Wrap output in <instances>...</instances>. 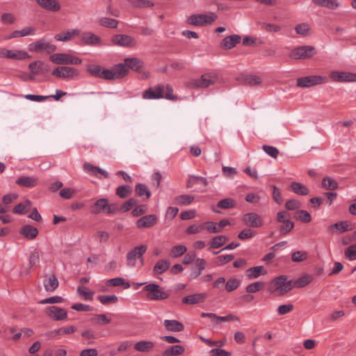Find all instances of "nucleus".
I'll return each instance as SVG.
<instances>
[{"instance_id":"f257e3e1","label":"nucleus","mask_w":356,"mask_h":356,"mask_svg":"<svg viewBox=\"0 0 356 356\" xmlns=\"http://www.w3.org/2000/svg\"><path fill=\"white\" fill-rule=\"evenodd\" d=\"M293 289V280H288L286 275L274 278L269 284V291L279 296H283Z\"/></svg>"},{"instance_id":"f03ea898","label":"nucleus","mask_w":356,"mask_h":356,"mask_svg":"<svg viewBox=\"0 0 356 356\" xmlns=\"http://www.w3.org/2000/svg\"><path fill=\"white\" fill-rule=\"evenodd\" d=\"M143 291L147 293V298L152 300H163L169 297V293L156 284H147L143 288Z\"/></svg>"},{"instance_id":"7ed1b4c3","label":"nucleus","mask_w":356,"mask_h":356,"mask_svg":"<svg viewBox=\"0 0 356 356\" xmlns=\"http://www.w3.org/2000/svg\"><path fill=\"white\" fill-rule=\"evenodd\" d=\"M316 54V48L310 45L299 46L293 49L289 54L291 58L296 60H305L310 58Z\"/></svg>"},{"instance_id":"20e7f679","label":"nucleus","mask_w":356,"mask_h":356,"mask_svg":"<svg viewBox=\"0 0 356 356\" xmlns=\"http://www.w3.org/2000/svg\"><path fill=\"white\" fill-rule=\"evenodd\" d=\"M147 250V246L140 245L135 247L127 254V265L129 267H136L137 266V259L140 260V265L142 266L144 264L143 254Z\"/></svg>"},{"instance_id":"39448f33","label":"nucleus","mask_w":356,"mask_h":356,"mask_svg":"<svg viewBox=\"0 0 356 356\" xmlns=\"http://www.w3.org/2000/svg\"><path fill=\"white\" fill-rule=\"evenodd\" d=\"M50 61L56 65H80L82 60L69 54L58 53L50 56Z\"/></svg>"},{"instance_id":"423d86ee","label":"nucleus","mask_w":356,"mask_h":356,"mask_svg":"<svg viewBox=\"0 0 356 356\" xmlns=\"http://www.w3.org/2000/svg\"><path fill=\"white\" fill-rule=\"evenodd\" d=\"M328 81L326 76L320 75H311L303 76L297 79V86L300 88H310L312 86L325 83Z\"/></svg>"},{"instance_id":"0eeeda50","label":"nucleus","mask_w":356,"mask_h":356,"mask_svg":"<svg viewBox=\"0 0 356 356\" xmlns=\"http://www.w3.org/2000/svg\"><path fill=\"white\" fill-rule=\"evenodd\" d=\"M217 19V15L211 13L209 14L192 15L189 19V23L195 26H204L211 24Z\"/></svg>"},{"instance_id":"6e6552de","label":"nucleus","mask_w":356,"mask_h":356,"mask_svg":"<svg viewBox=\"0 0 356 356\" xmlns=\"http://www.w3.org/2000/svg\"><path fill=\"white\" fill-rule=\"evenodd\" d=\"M330 77L334 82H356V73L334 70L330 72Z\"/></svg>"},{"instance_id":"1a4fd4ad","label":"nucleus","mask_w":356,"mask_h":356,"mask_svg":"<svg viewBox=\"0 0 356 356\" xmlns=\"http://www.w3.org/2000/svg\"><path fill=\"white\" fill-rule=\"evenodd\" d=\"M52 74L58 78L74 79L78 76L79 71L72 67H57L53 70Z\"/></svg>"},{"instance_id":"9d476101","label":"nucleus","mask_w":356,"mask_h":356,"mask_svg":"<svg viewBox=\"0 0 356 356\" xmlns=\"http://www.w3.org/2000/svg\"><path fill=\"white\" fill-rule=\"evenodd\" d=\"M102 210L106 214L113 213L116 211L115 206L113 204H109L106 198L98 200L92 207V213L97 214Z\"/></svg>"},{"instance_id":"9b49d317","label":"nucleus","mask_w":356,"mask_h":356,"mask_svg":"<svg viewBox=\"0 0 356 356\" xmlns=\"http://www.w3.org/2000/svg\"><path fill=\"white\" fill-rule=\"evenodd\" d=\"M29 49L31 51L40 52L44 51L50 54L56 49V47L54 44L46 42L44 39H41L30 44Z\"/></svg>"},{"instance_id":"f8f14e48","label":"nucleus","mask_w":356,"mask_h":356,"mask_svg":"<svg viewBox=\"0 0 356 356\" xmlns=\"http://www.w3.org/2000/svg\"><path fill=\"white\" fill-rule=\"evenodd\" d=\"M217 78L213 74H205L200 79L192 80L191 85L195 88H208L214 84Z\"/></svg>"},{"instance_id":"ddd939ff","label":"nucleus","mask_w":356,"mask_h":356,"mask_svg":"<svg viewBox=\"0 0 356 356\" xmlns=\"http://www.w3.org/2000/svg\"><path fill=\"white\" fill-rule=\"evenodd\" d=\"M111 41L113 44L123 47H132L136 44L133 37L125 34H116L112 37Z\"/></svg>"},{"instance_id":"4468645a","label":"nucleus","mask_w":356,"mask_h":356,"mask_svg":"<svg viewBox=\"0 0 356 356\" xmlns=\"http://www.w3.org/2000/svg\"><path fill=\"white\" fill-rule=\"evenodd\" d=\"M0 57L13 60H24L30 58L31 56L25 51L0 49Z\"/></svg>"},{"instance_id":"2eb2a0df","label":"nucleus","mask_w":356,"mask_h":356,"mask_svg":"<svg viewBox=\"0 0 356 356\" xmlns=\"http://www.w3.org/2000/svg\"><path fill=\"white\" fill-rule=\"evenodd\" d=\"M165 87L163 85H158L155 87H150L143 93V98L145 99H159L164 97Z\"/></svg>"},{"instance_id":"dca6fc26","label":"nucleus","mask_w":356,"mask_h":356,"mask_svg":"<svg viewBox=\"0 0 356 356\" xmlns=\"http://www.w3.org/2000/svg\"><path fill=\"white\" fill-rule=\"evenodd\" d=\"M242 220L245 225L254 228L260 227L264 224L261 217L254 212L248 213L243 215Z\"/></svg>"},{"instance_id":"f3484780","label":"nucleus","mask_w":356,"mask_h":356,"mask_svg":"<svg viewBox=\"0 0 356 356\" xmlns=\"http://www.w3.org/2000/svg\"><path fill=\"white\" fill-rule=\"evenodd\" d=\"M83 168L86 173L99 179L108 177V172L107 171L88 162L83 163Z\"/></svg>"},{"instance_id":"a211bd4d","label":"nucleus","mask_w":356,"mask_h":356,"mask_svg":"<svg viewBox=\"0 0 356 356\" xmlns=\"http://www.w3.org/2000/svg\"><path fill=\"white\" fill-rule=\"evenodd\" d=\"M46 313L49 318L54 321H63L67 316V314L64 309L56 306L47 307Z\"/></svg>"},{"instance_id":"6ab92c4d","label":"nucleus","mask_w":356,"mask_h":356,"mask_svg":"<svg viewBox=\"0 0 356 356\" xmlns=\"http://www.w3.org/2000/svg\"><path fill=\"white\" fill-rule=\"evenodd\" d=\"M157 222V217L154 214L147 215L141 217L136 221L138 228H149L153 227Z\"/></svg>"},{"instance_id":"aec40b11","label":"nucleus","mask_w":356,"mask_h":356,"mask_svg":"<svg viewBox=\"0 0 356 356\" xmlns=\"http://www.w3.org/2000/svg\"><path fill=\"white\" fill-rule=\"evenodd\" d=\"M207 298V294L204 293H198L184 297L181 302L186 305H196L202 303Z\"/></svg>"},{"instance_id":"412c9836","label":"nucleus","mask_w":356,"mask_h":356,"mask_svg":"<svg viewBox=\"0 0 356 356\" xmlns=\"http://www.w3.org/2000/svg\"><path fill=\"white\" fill-rule=\"evenodd\" d=\"M38 179L33 176H21L15 180V184L19 186L33 188L38 184Z\"/></svg>"},{"instance_id":"4be33fe9","label":"nucleus","mask_w":356,"mask_h":356,"mask_svg":"<svg viewBox=\"0 0 356 356\" xmlns=\"http://www.w3.org/2000/svg\"><path fill=\"white\" fill-rule=\"evenodd\" d=\"M328 230L332 233H342L353 229V226L348 221H340L328 227Z\"/></svg>"},{"instance_id":"5701e85b","label":"nucleus","mask_w":356,"mask_h":356,"mask_svg":"<svg viewBox=\"0 0 356 356\" xmlns=\"http://www.w3.org/2000/svg\"><path fill=\"white\" fill-rule=\"evenodd\" d=\"M19 234L27 240H33L38 235V229L32 225H26L20 229Z\"/></svg>"},{"instance_id":"b1692460","label":"nucleus","mask_w":356,"mask_h":356,"mask_svg":"<svg viewBox=\"0 0 356 356\" xmlns=\"http://www.w3.org/2000/svg\"><path fill=\"white\" fill-rule=\"evenodd\" d=\"M37 3L42 8L51 12H57L60 9V5L57 0H38Z\"/></svg>"},{"instance_id":"393cba45","label":"nucleus","mask_w":356,"mask_h":356,"mask_svg":"<svg viewBox=\"0 0 356 356\" xmlns=\"http://www.w3.org/2000/svg\"><path fill=\"white\" fill-rule=\"evenodd\" d=\"M267 273L268 271L263 266L252 267L246 270V276L250 280L258 278L259 276L265 275Z\"/></svg>"},{"instance_id":"a878e982","label":"nucleus","mask_w":356,"mask_h":356,"mask_svg":"<svg viewBox=\"0 0 356 356\" xmlns=\"http://www.w3.org/2000/svg\"><path fill=\"white\" fill-rule=\"evenodd\" d=\"M35 33V29L31 26H26L21 30H16L13 31L9 36L6 38V39H12L16 38L25 37L30 35H34Z\"/></svg>"},{"instance_id":"bb28decb","label":"nucleus","mask_w":356,"mask_h":356,"mask_svg":"<svg viewBox=\"0 0 356 356\" xmlns=\"http://www.w3.org/2000/svg\"><path fill=\"white\" fill-rule=\"evenodd\" d=\"M241 40L239 35H232L225 37L222 42V47L225 49H231L234 48Z\"/></svg>"},{"instance_id":"cd10ccee","label":"nucleus","mask_w":356,"mask_h":356,"mask_svg":"<svg viewBox=\"0 0 356 356\" xmlns=\"http://www.w3.org/2000/svg\"><path fill=\"white\" fill-rule=\"evenodd\" d=\"M163 325L165 330L170 332H181L184 330V325L177 320H165Z\"/></svg>"},{"instance_id":"c85d7f7f","label":"nucleus","mask_w":356,"mask_h":356,"mask_svg":"<svg viewBox=\"0 0 356 356\" xmlns=\"http://www.w3.org/2000/svg\"><path fill=\"white\" fill-rule=\"evenodd\" d=\"M31 206L32 202L29 200H25L24 202L15 205L13 209V212L19 215L25 214L30 211Z\"/></svg>"},{"instance_id":"c756f323","label":"nucleus","mask_w":356,"mask_h":356,"mask_svg":"<svg viewBox=\"0 0 356 356\" xmlns=\"http://www.w3.org/2000/svg\"><path fill=\"white\" fill-rule=\"evenodd\" d=\"M81 31L79 29H71L65 33L56 34L54 38L58 41H69L74 38L75 36L79 35Z\"/></svg>"},{"instance_id":"7c9ffc66","label":"nucleus","mask_w":356,"mask_h":356,"mask_svg":"<svg viewBox=\"0 0 356 356\" xmlns=\"http://www.w3.org/2000/svg\"><path fill=\"white\" fill-rule=\"evenodd\" d=\"M154 347V343L150 341H140L134 344V349L142 353H148Z\"/></svg>"},{"instance_id":"2f4dec72","label":"nucleus","mask_w":356,"mask_h":356,"mask_svg":"<svg viewBox=\"0 0 356 356\" xmlns=\"http://www.w3.org/2000/svg\"><path fill=\"white\" fill-rule=\"evenodd\" d=\"M81 40L86 44L95 45L100 42L101 39L91 32H84L81 35Z\"/></svg>"},{"instance_id":"473e14b6","label":"nucleus","mask_w":356,"mask_h":356,"mask_svg":"<svg viewBox=\"0 0 356 356\" xmlns=\"http://www.w3.org/2000/svg\"><path fill=\"white\" fill-rule=\"evenodd\" d=\"M185 351L184 346L180 345H174L162 353V356H179L182 355Z\"/></svg>"},{"instance_id":"72a5a7b5","label":"nucleus","mask_w":356,"mask_h":356,"mask_svg":"<svg viewBox=\"0 0 356 356\" xmlns=\"http://www.w3.org/2000/svg\"><path fill=\"white\" fill-rule=\"evenodd\" d=\"M124 63L129 69H131L134 71L138 72L140 69L143 66V62L137 58H128L124 59Z\"/></svg>"},{"instance_id":"f704fd0d","label":"nucleus","mask_w":356,"mask_h":356,"mask_svg":"<svg viewBox=\"0 0 356 356\" xmlns=\"http://www.w3.org/2000/svg\"><path fill=\"white\" fill-rule=\"evenodd\" d=\"M58 286V281L54 275H51L44 280V286L47 291H54Z\"/></svg>"},{"instance_id":"c9c22d12","label":"nucleus","mask_w":356,"mask_h":356,"mask_svg":"<svg viewBox=\"0 0 356 356\" xmlns=\"http://www.w3.org/2000/svg\"><path fill=\"white\" fill-rule=\"evenodd\" d=\"M228 240V238L224 235L214 236L209 243V248L213 249L218 248L225 244Z\"/></svg>"},{"instance_id":"e433bc0d","label":"nucleus","mask_w":356,"mask_h":356,"mask_svg":"<svg viewBox=\"0 0 356 356\" xmlns=\"http://www.w3.org/2000/svg\"><path fill=\"white\" fill-rule=\"evenodd\" d=\"M170 263L166 259H161L156 262L153 271L155 274H162L169 269Z\"/></svg>"},{"instance_id":"4c0bfd02","label":"nucleus","mask_w":356,"mask_h":356,"mask_svg":"<svg viewBox=\"0 0 356 356\" xmlns=\"http://www.w3.org/2000/svg\"><path fill=\"white\" fill-rule=\"evenodd\" d=\"M197 184H202L204 186H207L208 181L204 177L196 175H190L187 181V188H192Z\"/></svg>"},{"instance_id":"58836bf2","label":"nucleus","mask_w":356,"mask_h":356,"mask_svg":"<svg viewBox=\"0 0 356 356\" xmlns=\"http://www.w3.org/2000/svg\"><path fill=\"white\" fill-rule=\"evenodd\" d=\"M291 188L295 193L300 195H306L309 193L307 188L304 184L299 182H292Z\"/></svg>"},{"instance_id":"ea45409f","label":"nucleus","mask_w":356,"mask_h":356,"mask_svg":"<svg viewBox=\"0 0 356 356\" xmlns=\"http://www.w3.org/2000/svg\"><path fill=\"white\" fill-rule=\"evenodd\" d=\"M113 72L115 75V79L122 78L127 75L128 73V68L127 65L124 63H120L115 66L113 68Z\"/></svg>"},{"instance_id":"a19ab883","label":"nucleus","mask_w":356,"mask_h":356,"mask_svg":"<svg viewBox=\"0 0 356 356\" xmlns=\"http://www.w3.org/2000/svg\"><path fill=\"white\" fill-rule=\"evenodd\" d=\"M312 277L309 275H305L296 281H293V288H301L307 286L312 281Z\"/></svg>"},{"instance_id":"79ce46f5","label":"nucleus","mask_w":356,"mask_h":356,"mask_svg":"<svg viewBox=\"0 0 356 356\" xmlns=\"http://www.w3.org/2000/svg\"><path fill=\"white\" fill-rule=\"evenodd\" d=\"M322 186L326 190L333 191L338 188V183L334 179L326 177L322 181Z\"/></svg>"},{"instance_id":"37998d69","label":"nucleus","mask_w":356,"mask_h":356,"mask_svg":"<svg viewBox=\"0 0 356 356\" xmlns=\"http://www.w3.org/2000/svg\"><path fill=\"white\" fill-rule=\"evenodd\" d=\"M241 280L236 277H231L227 282L225 281V289L227 292H232L239 287Z\"/></svg>"},{"instance_id":"c03bdc74","label":"nucleus","mask_w":356,"mask_h":356,"mask_svg":"<svg viewBox=\"0 0 356 356\" xmlns=\"http://www.w3.org/2000/svg\"><path fill=\"white\" fill-rule=\"evenodd\" d=\"M97 299L105 305L115 303L118 300V298L115 295H102L99 296Z\"/></svg>"},{"instance_id":"a18cd8bd","label":"nucleus","mask_w":356,"mask_h":356,"mask_svg":"<svg viewBox=\"0 0 356 356\" xmlns=\"http://www.w3.org/2000/svg\"><path fill=\"white\" fill-rule=\"evenodd\" d=\"M132 189L130 186H120L116 188V195L121 198H126L131 194Z\"/></svg>"},{"instance_id":"49530a36","label":"nucleus","mask_w":356,"mask_h":356,"mask_svg":"<svg viewBox=\"0 0 356 356\" xmlns=\"http://www.w3.org/2000/svg\"><path fill=\"white\" fill-rule=\"evenodd\" d=\"M318 6H324L330 9H334L338 6L337 0H312Z\"/></svg>"},{"instance_id":"de8ad7c7","label":"nucleus","mask_w":356,"mask_h":356,"mask_svg":"<svg viewBox=\"0 0 356 356\" xmlns=\"http://www.w3.org/2000/svg\"><path fill=\"white\" fill-rule=\"evenodd\" d=\"M43 66H44V62L38 60L31 63L29 65V68L32 74H38L43 70Z\"/></svg>"},{"instance_id":"09e8293b","label":"nucleus","mask_w":356,"mask_h":356,"mask_svg":"<svg viewBox=\"0 0 356 356\" xmlns=\"http://www.w3.org/2000/svg\"><path fill=\"white\" fill-rule=\"evenodd\" d=\"M99 23L105 27L113 29L117 27L118 21L112 18L102 17L99 19Z\"/></svg>"},{"instance_id":"8fccbe9b","label":"nucleus","mask_w":356,"mask_h":356,"mask_svg":"<svg viewBox=\"0 0 356 356\" xmlns=\"http://www.w3.org/2000/svg\"><path fill=\"white\" fill-rule=\"evenodd\" d=\"M136 192L139 196L145 195L147 199L151 196V192L148 187L143 184H138L136 186Z\"/></svg>"},{"instance_id":"3c124183","label":"nucleus","mask_w":356,"mask_h":356,"mask_svg":"<svg viewBox=\"0 0 356 356\" xmlns=\"http://www.w3.org/2000/svg\"><path fill=\"white\" fill-rule=\"evenodd\" d=\"M264 286V282H256L248 284L246 286L245 290L248 293H256L263 289Z\"/></svg>"},{"instance_id":"603ef678","label":"nucleus","mask_w":356,"mask_h":356,"mask_svg":"<svg viewBox=\"0 0 356 356\" xmlns=\"http://www.w3.org/2000/svg\"><path fill=\"white\" fill-rule=\"evenodd\" d=\"M236 205V201L232 198H225L218 202V207L222 209L234 208Z\"/></svg>"},{"instance_id":"864d4df0","label":"nucleus","mask_w":356,"mask_h":356,"mask_svg":"<svg viewBox=\"0 0 356 356\" xmlns=\"http://www.w3.org/2000/svg\"><path fill=\"white\" fill-rule=\"evenodd\" d=\"M186 251H187V248L185 245H179L174 246L171 249L170 254L172 257H179L183 255L184 254H185Z\"/></svg>"},{"instance_id":"5fc2aeb1","label":"nucleus","mask_w":356,"mask_h":356,"mask_svg":"<svg viewBox=\"0 0 356 356\" xmlns=\"http://www.w3.org/2000/svg\"><path fill=\"white\" fill-rule=\"evenodd\" d=\"M194 200V197L191 195H181L176 197L178 204L188 205Z\"/></svg>"},{"instance_id":"6e6d98bb","label":"nucleus","mask_w":356,"mask_h":356,"mask_svg":"<svg viewBox=\"0 0 356 356\" xmlns=\"http://www.w3.org/2000/svg\"><path fill=\"white\" fill-rule=\"evenodd\" d=\"M346 257L350 261L356 259V243L350 245L344 251Z\"/></svg>"},{"instance_id":"4d7b16f0","label":"nucleus","mask_w":356,"mask_h":356,"mask_svg":"<svg viewBox=\"0 0 356 356\" xmlns=\"http://www.w3.org/2000/svg\"><path fill=\"white\" fill-rule=\"evenodd\" d=\"M103 70L99 65H89L87 67V71L94 76L99 78L101 76V72Z\"/></svg>"},{"instance_id":"13d9d810","label":"nucleus","mask_w":356,"mask_h":356,"mask_svg":"<svg viewBox=\"0 0 356 356\" xmlns=\"http://www.w3.org/2000/svg\"><path fill=\"white\" fill-rule=\"evenodd\" d=\"M307 258V252L305 251H296L291 255V259L294 262H301Z\"/></svg>"},{"instance_id":"bf43d9fd","label":"nucleus","mask_w":356,"mask_h":356,"mask_svg":"<svg viewBox=\"0 0 356 356\" xmlns=\"http://www.w3.org/2000/svg\"><path fill=\"white\" fill-rule=\"evenodd\" d=\"M261 28L267 32L276 33L280 31L281 28L280 26L274 24H268L266 22L261 23Z\"/></svg>"},{"instance_id":"052dcab7","label":"nucleus","mask_w":356,"mask_h":356,"mask_svg":"<svg viewBox=\"0 0 356 356\" xmlns=\"http://www.w3.org/2000/svg\"><path fill=\"white\" fill-rule=\"evenodd\" d=\"M204 229H206L209 233H219L221 232L220 228H219L217 225V223H215L211 221L206 222L203 224Z\"/></svg>"},{"instance_id":"680f3d73","label":"nucleus","mask_w":356,"mask_h":356,"mask_svg":"<svg viewBox=\"0 0 356 356\" xmlns=\"http://www.w3.org/2000/svg\"><path fill=\"white\" fill-rule=\"evenodd\" d=\"M77 291L79 293L84 297L85 300H90L92 299L93 292L86 286H80L78 287Z\"/></svg>"},{"instance_id":"e2e57ef3","label":"nucleus","mask_w":356,"mask_h":356,"mask_svg":"<svg viewBox=\"0 0 356 356\" xmlns=\"http://www.w3.org/2000/svg\"><path fill=\"white\" fill-rule=\"evenodd\" d=\"M282 224L280 227V232L283 235L290 232L294 227V223L290 219Z\"/></svg>"},{"instance_id":"0e129e2a","label":"nucleus","mask_w":356,"mask_h":356,"mask_svg":"<svg viewBox=\"0 0 356 356\" xmlns=\"http://www.w3.org/2000/svg\"><path fill=\"white\" fill-rule=\"evenodd\" d=\"M264 151L270 156L277 158L279 154V150L273 146L264 145L262 146Z\"/></svg>"},{"instance_id":"69168bd1","label":"nucleus","mask_w":356,"mask_h":356,"mask_svg":"<svg viewBox=\"0 0 356 356\" xmlns=\"http://www.w3.org/2000/svg\"><path fill=\"white\" fill-rule=\"evenodd\" d=\"M137 204V201L134 198H130L125 202L122 204L120 207V211L122 212H127L132 209L133 207L136 206Z\"/></svg>"},{"instance_id":"338daca9","label":"nucleus","mask_w":356,"mask_h":356,"mask_svg":"<svg viewBox=\"0 0 356 356\" xmlns=\"http://www.w3.org/2000/svg\"><path fill=\"white\" fill-rule=\"evenodd\" d=\"M297 218L303 222H309L312 217L309 213L305 210H300L297 212Z\"/></svg>"},{"instance_id":"774afa93","label":"nucleus","mask_w":356,"mask_h":356,"mask_svg":"<svg viewBox=\"0 0 356 356\" xmlns=\"http://www.w3.org/2000/svg\"><path fill=\"white\" fill-rule=\"evenodd\" d=\"M211 356H231V353L220 348H213L209 351Z\"/></svg>"}]
</instances>
